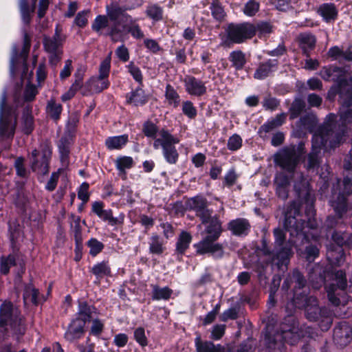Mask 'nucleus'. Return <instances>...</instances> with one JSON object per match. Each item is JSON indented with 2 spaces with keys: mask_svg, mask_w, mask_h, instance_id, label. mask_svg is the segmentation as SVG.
I'll use <instances>...</instances> for the list:
<instances>
[{
  "mask_svg": "<svg viewBox=\"0 0 352 352\" xmlns=\"http://www.w3.org/2000/svg\"><path fill=\"white\" fill-rule=\"evenodd\" d=\"M30 47V42L27 37L25 39L24 49L22 56L17 57L16 51L14 50V54L11 58L10 73L13 77H20L23 81L27 82L25 91V99L26 100H32L37 94L36 88L34 85L29 83L30 78L32 76V72H28V69L25 64V58L28 55Z\"/></svg>",
  "mask_w": 352,
  "mask_h": 352,
  "instance_id": "f257e3e1",
  "label": "nucleus"
},
{
  "mask_svg": "<svg viewBox=\"0 0 352 352\" xmlns=\"http://www.w3.org/2000/svg\"><path fill=\"white\" fill-rule=\"evenodd\" d=\"M94 312V307L89 306L86 302H80L78 317L69 324L65 334V339L69 342L80 339L84 334L85 324L93 318Z\"/></svg>",
  "mask_w": 352,
  "mask_h": 352,
  "instance_id": "f03ea898",
  "label": "nucleus"
},
{
  "mask_svg": "<svg viewBox=\"0 0 352 352\" xmlns=\"http://www.w3.org/2000/svg\"><path fill=\"white\" fill-rule=\"evenodd\" d=\"M179 142V139L173 136L169 131L164 129L158 133L156 140L154 141L153 147L155 149L162 148L163 155L166 162L169 164H175L179 157L175 144Z\"/></svg>",
  "mask_w": 352,
  "mask_h": 352,
  "instance_id": "7ed1b4c3",
  "label": "nucleus"
},
{
  "mask_svg": "<svg viewBox=\"0 0 352 352\" xmlns=\"http://www.w3.org/2000/svg\"><path fill=\"white\" fill-rule=\"evenodd\" d=\"M0 327L6 329L10 328L19 333L23 332L19 311L10 302H5L1 307Z\"/></svg>",
  "mask_w": 352,
  "mask_h": 352,
  "instance_id": "20e7f679",
  "label": "nucleus"
},
{
  "mask_svg": "<svg viewBox=\"0 0 352 352\" xmlns=\"http://www.w3.org/2000/svg\"><path fill=\"white\" fill-rule=\"evenodd\" d=\"M256 27L250 23H243L237 25H230L227 29L228 41L223 44L241 43L252 38L256 34Z\"/></svg>",
  "mask_w": 352,
  "mask_h": 352,
  "instance_id": "39448f33",
  "label": "nucleus"
},
{
  "mask_svg": "<svg viewBox=\"0 0 352 352\" xmlns=\"http://www.w3.org/2000/svg\"><path fill=\"white\" fill-rule=\"evenodd\" d=\"M6 94L3 93L0 103V135L9 138L14 135L16 117L14 111L6 104Z\"/></svg>",
  "mask_w": 352,
  "mask_h": 352,
  "instance_id": "423d86ee",
  "label": "nucleus"
},
{
  "mask_svg": "<svg viewBox=\"0 0 352 352\" xmlns=\"http://www.w3.org/2000/svg\"><path fill=\"white\" fill-rule=\"evenodd\" d=\"M51 156L52 148L47 143L41 144L38 150H34L30 157L32 170L41 174L47 173Z\"/></svg>",
  "mask_w": 352,
  "mask_h": 352,
  "instance_id": "0eeeda50",
  "label": "nucleus"
},
{
  "mask_svg": "<svg viewBox=\"0 0 352 352\" xmlns=\"http://www.w3.org/2000/svg\"><path fill=\"white\" fill-rule=\"evenodd\" d=\"M333 276L334 277V282L327 286V292L329 301L333 305L338 306L342 303V301L337 297L338 295H340V293L337 292V289L343 290L346 286V280L342 271L336 272Z\"/></svg>",
  "mask_w": 352,
  "mask_h": 352,
  "instance_id": "6e6552de",
  "label": "nucleus"
},
{
  "mask_svg": "<svg viewBox=\"0 0 352 352\" xmlns=\"http://www.w3.org/2000/svg\"><path fill=\"white\" fill-rule=\"evenodd\" d=\"M214 241L203 239L194 245L197 252L199 254L210 253L215 258H221L223 255V246L220 243H214Z\"/></svg>",
  "mask_w": 352,
  "mask_h": 352,
  "instance_id": "1a4fd4ad",
  "label": "nucleus"
},
{
  "mask_svg": "<svg viewBox=\"0 0 352 352\" xmlns=\"http://www.w3.org/2000/svg\"><path fill=\"white\" fill-rule=\"evenodd\" d=\"M352 336V328L346 322L340 323L333 331L335 342L344 346L350 343Z\"/></svg>",
  "mask_w": 352,
  "mask_h": 352,
  "instance_id": "9d476101",
  "label": "nucleus"
},
{
  "mask_svg": "<svg viewBox=\"0 0 352 352\" xmlns=\"http://www.w3.org/2000/svg\"><path fill=\"white\" fill-rule=\"evenodd\" d=\"M187 204L190 209L196 211L197 215L201 219L203 223L206 222V218L211 216L212 212L206 208V201L202 197H192L188 201Z\"/></svg>",
  "mask_w": 352,
  "mask_h": 352,
  "instance_id": "9b49d317",
  "label": "nucleus"
},
{
  "mask_svg": "<svg viewBox=\"0 0 352 352\" xmlns=\"http://www.w3.org/2000/svg\"><path fill=\"white\" fill-rule=\"evenodd\" d=\"M206 225L205 233L206 236L204 239H208V241H216L221 234V224L220 221L215 217L206 218V222L203 223Z\"/></svg>",
  "mask_w": 352,
  "mask_h": 352,
  "instance_id": "f8f14e48",
  "label": "nucleus"
},
{
  "mask_svg": "<svg viewBox=\"0 0 352 352\" xmlns=\"http://www.w3.org/2000/svg\"><path fill=\"white\" fill-rule=\"evenodd\" d=\"M184 83L186 90L190 95L200 96L206 92L205 83L194 77L185 78Z\"/></svg>",
  "mask_w": 352,
  "mask_h": 352,
  "instance_id": "ddd939ff",
  "label": "nucleus"
},
{
  "mask_svg": "<svg viewBox=\"0 0 352 352\" xmlns=\"http://www.w3.org/2000/svg\"><path fill=\"white\" fill-rule=\"evenodd\" d=\"M276 162L283 168L292 170L298 162V158L293 151H284L276 158Z\"/></svg>",
  "mask_w": 352,
  "mask_h": 352,
  "instance_id": "4468645a",
  "label": "nucleus"
},
{
  "mask_svg": "<svg viewBox=\"0 0 352 352\" xmlns=\"http://www.w3.org/2000/svg\"><path fill=\"white\" fill-rule=\"evenodd\" d=\"M340 122L342 126H347L352 123V96L349 100L343 103L340 111Z\"/></svg>",
  "mask_w": 352,
  "mask_h": 352,
  "instance_id": "2eb2a0df",
  "label": "nucleus"
},
{
  "mask_svg": "<svg viewBox=\"0 0 352 352\" xmlns=\"http://www.w3.org/2000/svg\"><path fill=\"white\" fill-rule=\"evenodd\" d=\"M127 102L134 106H142L148 101V96L141 88L132 91L126 96Z\"/></svg>",
  "mask_w": 352,
  "mask_h": 352,
  "instance_id": "dca6fc26",
  "label": "nucleus"
},
{
  "mask_svg": "<svg viewBox=\"0 0 352 352\" xmlns=\"http://www.w3.org/2000/svg\"><path fill=\"white\" fill-rule=\"evenodd\" d=\"M128 135L109 137L105 140V145L109 150H120L128 142Z\"/></svg>",
  "mask_w": 352,
  "mask_h": 352,
  "instance_id": "f3484780",
  "label": "nucleus"
},
{
  "mask_svg": "<svg viewBox=\"0 0 352 352\" xmlns=\"http://www.w3.org/2000/svg\"><path fill=\"white\" fill-rule=\"evenodd\" d=\"M228 228L235 235L247 234L250 229V224L247 220L239 219L230 221L228 224Z\"/></svg>",
  "mask_w": 352,
  "mask_h": 352,
  "instance_id": "a211bd4d",
  "label": "nucleus"
},
{
  "mask_svg": "<svg viewBox=\"0 0 352 352\" xmlns=\"http://www.w3.org/2000/svg\"><path fill=\"white\" fill-rule=\"evenodd\" d=\"M318 12L326 22L334 21L338 15L337 9L332 3L321 5L318 10Z\"/></svg>",
  "mask_w": 352,
  "mask_h": 352,
  "instance_id": "6ab92c4d",
  "label": "nucleus"
},
{
  "mask_svg": "<svg viewBox=\"0 0 352 352\" xmlns=\"http://www.w3.org/2000/svg\"><path fill=\"white\" fill-rule=\"evenodd\" d=\"M195 346L197 352H221V345H214L211 342H203L199 336L195 340Z\"/></svg>",
  "mask_w": 352,
  "mask_h": 352,
  "instance_id": "aec40b11",
  "label": "nucleus"
},
{
  "mask_svg": "<svg viewBox=\"0 0 352 352\" xmlns=\"http://www.w3.org/2000/svg\"><path fill=\"white\" fill-rule=\"evenodd\" d=\"M324 129H322L320 133L317 134L315 133L313 137V150L315 153H316V150L320 148L322 146L325 145L327 143L328 140H329L330 143H332L331 138L333 136V133L331 131L328 133L327 135H324Z\"/></svg>",
  "mask_w": 352,
  "mask_h": 352,
  "instance_id": "412c9836",
  "label": "nucleus"
},
{
  "mask_svg": "<svg viewBox=\"0 0 352 352\" xmlns=\"http://www.w3.org/2000/svg\"><path fill=\"white\" fill-rule=\"evenodd\" d=\"M343 239L342 240H337V243L339 246L336 247L335 250H327V258L329 261L334 265H340L343 261V251L340 246L343 243Z\"/></svg>",
  "mask_w": 352,
  "mask_h": 352,
  "instance_id": "4be33fe9",
  "label": "nucleus"
},
{
  "mask_svg": "<svg viewBox=\"0 0 352 352\" xmlns=\"http://www.w3.org/2000/svg\"><path fill=\"white\" fill-rule=\"evenodd\" d=\"M76 76V80L75 82L72 85L69 89L65 92L63 96H61V98L63 101H67L68 100H70L72 98L76 91L80 89L82 87V74H81L80 72H77L75 74Z\"/></svg>",
  "mask_w": 352,
  "mask_h": 352,
  "instance_id": "5701e85b",
  "label": "nucleus"
},
{
  "mask_svg": "<svg viewBox=\"0 0 352 352\" xmlns=\"http://www.w3.org/2000/svg\"><path fill=\"white\" fill-rule=\"evenodd\" d=\"M229 60L237 70L243 69L247 62L245 54L240 50L232 52L230 54Z\"/></svg>",
  "mask_w": 352,
  "mask_h": 352,
  "instance_id": "b1692460",
  "label": "nucleus"
},
{
  "mask_svg": "<svg viewBox=\"0 0 352 352\" xmlns=\"http://www.w3.org/2000/svg\"><path fill=\"white\" fill-rule=\"evenodd\" d=\"M62 43V39L58 35H56L52 38H47L44 39V46L45 50L51 54H54L56 55H58L60 54L59 47Z\"/></svg>",
  "mask_w": 352,
  "mask_h": 352,
  "instance_id": "393cba45",
  "label": "nucleus"
},
{
  "mask_svg": "<svg viewBox=\"0 0 352 352\" xmlns=\"http://www.w3.org/2000/svg\"><path fill=\"white\" fill-rule=\"evenodd\" d=\"M125 23H130V25H126L124 28L131 33L133 37L137 39H141L144 37V34L141 30L140 26L133 21L131 16H124Z\"/></svg>",
  "mask_w": 352,
  "mask_h": 352,
  "instance_id": "a878e982",
  "label": "nucleus"
},
{
  "mask_svg": "<svg viewBox=\"0 0 352 352\" xmlns=\"http://www.w3.org/2000/svg\"><path fill=\"white\" fill-rule=\"evenodd\" d=\"M191 240L192 236L188 232H182L180 234L176 244L177 252L181 254H184L188 248Z\"/></svg>",
  "mask_w": 352,
  "mask_h": 352,
  "instance_id": "bb28decb",
  "label": "nucleus"
},
{
  "mask_svg": "<svg viewBox=\"0 0 352 352\" xmlns=\"http://www.w3.org/2000/svg\"><path fill=\"white\" fill-rule=\"evenodd\" d=\"M276 63L275 60L268 61L259 66L254 73V78L256 79H263L267 77L271 72L276 67Z\"/></svg>",
  "mask_w": 352,
  "mask_h": 352,
  "instance_id": "cd10ccee",
  "label": "nucleus"
},
{
  "mask_svg": "<svg viewBox=\"0 0 352 352\" xmlns=\"http://www.w3.org/2000/svg\"><path fill=\"white\" fill-rule=\"evenodd\" d=\"M275 184L276 185V192L278 197L282 199L287 198L288 179L283 174H279L276 175L275 178Z\"/></svg>",
  "mask_w": 352,
  "mask_h": 352,
  "instance_id": "c85d7f7f",
  "label": "nucleus"
},
{
  "mask_svg": "<svg viewBox=\"0 0 352 352\" xmlns=\"http://www.w3.org/2000/svg\"><path fill=\"white\" fill-rule=\"evenodd\" d=\"M32 3L30 6L28 5L26 0H20L19 6H20V10L21 14L22 16V19L24 23H28L30 21V14L32 13L34 10L35 4L36 2V0H32Z\"/></svg>",
  "mask_w": 352,
  "mask_h": 352,
  "instance_id": "c756f323",
  "label": "nucleus"
},
{
  "mask_svg": "<svg viewBox=\"0 0 352 352\" xmlns=\"http://www.w3.org/2000/svg\"><path fill=\"white\" fill-rule=\"evenodd\" d=\"M165 98L170 106L174 108L179 106L180 102L179 96L170 85H167L166 87Z\"/></svg>",
  "mask_w": 352,
  "mask_h": 352,
  "instance_id": "7c9ffc66",
  "label": "nucleus"
},
{
  "mask_svg": "<svg viewBox=\"0 0 352 352\" xmlns=\"http://www.w3.org/2000/svg\"><path fill=\"white\" fill-rule=\"evenodd\" d=\"M107 77H98L92 78L89 80V85L91 89H94L97 92H100L107 89L109 85V82Z\"/></svg>",
  "mask_w": 352,
  "mask_h": 352,
  "instance_id": "2f4dec72",
  "label": "nucleus"
},
{
  "mask_svg": "<svg viewBox=\"0 0 352 352\" xmlns=\"http://www.w3.org/2000/svg\"><path fill=\"white\" fill-rule=\"evenodd\" d=\"M173 294L172 289L170 288L160 287L157 285H154L153 287V296L152 298L154 300H168Z\"/></svg>",
  "mask_w": 352,
  "mask_h": 352,
  "instance_id": "473e14b6",
  "label": "nucleus"
},
{
  "mask_svg": "<svg viewBox=\"0 0 352 352\" xmlns=\"http://www.w3.org/2000/svg\"><path fill=\"white\" fill-rule=\"evenodd\" d=\"M133 164V160L129 156L118 157L116 160V166L122 173H125V170L132 168Z\"/></svg>",
  "mask_w": 352,
  "mask_h": 352,
  "instance_id": "72a5a7b5",
  "label": "nucleus"
},
{
  "mask_svg": "<svg viewBox=\"0 0 352 352\" xmlns=\"http://www.w3.org/2000/svg\"><path fill=\"white\" fill-rule=\"evenodd\" d=\"M107 14L111 21H116L118 20H120V21L125 23L124 16H126V14H123L122 8L117 6H107Z\"/></svg>",
  "mask_w": 352,
  "mask_h": 352,
  "instance_id": "f704fd0d",
  "label": "nucleus"
},
{
  "mask_svg": "<svg viewBox=\"0 0 352 352\" xmlns=\"http://www.w3.org/2000/svg\"><path fill=\"white\" fill-rule=\"evenodd\" d=\"M300 43L305 53H307L316 44L315 37L309 34H302L299 36Z\"/></svg>",
  "mask_w": 352,
  "mask_h": 352,
  "instance_id": "c9c22d12",
  "label": "nucleus"
},
{
  "mask_svg": "<svg viewBox=\"0 0 352 352\" xmlns=\"http://www.w3.org/2000/svg\"><path fill=\"white\" fill-rule=\"evenodd\" d=\"M280 338H282L285 342L292 345L299 340L300 336L297 332H294V329H284L281 335H276V340H279Z\"/></svg>",
  "mask_w": 352,
  "mask_h": 352,
  "instance_id": "e433bc0d",
  "label": "nucleus"
},
{
  "mask_svg": "<svg viewBox=\"0 0 352 352\" xmlns=\"http://www.w3.org/2000/svg\"><path fill=\"white\" fill-rule=\"evenodd\" d=\"M308 300L311 305L307 304L306 306L307 317L311 320H314L317 318V316L320 312L317 301L314 297H310Z\"/></svg>",
  "mask_w": 352,
  "mask_h": 352,
  "instance_id": "4c0bfd02",
  "label": "nucleus"
},
{
  "mask_svg": "<svg viewBox=\"0 0 352 352\" xmlns=\"http://www.w3.org/2000/svg\"><path fill=\"white\" fill-rule=\"evenodd\" d=\"M47 111L52 118L57 120L62 111V106L53 100L48 102Z\"/></svg>",
  "mask_w": 352,
  "mask_h": 352,
  "instance_id": "58836bf2",
  "label": "nucleus"
},
{
  "mask_svg": "<svg viewBox=\"0 0 352 352\" xmlns=\"http://www.w3.org/2000/svg\"><path fill=\"white\" fill-rule=\"evenodd\" d=\"M146 14L153 21H160L162 18V10L156 5L148 6L146 8Z\"/></svg>",
  "mask_w": 352,
  "mask_h": 352,
  "instance_id": "ea45409f",
  "label": "nucleus"
},
{
  "mask_svg": "<svg viewBox=\"0 0 352 352\" xmlns=\"http://www.w3.org/2000/svg\"><path fill=\"white\" fill-rule=\"evenodd\" d=\"M259 10V3L255 0L248 1L244 6L243 12L248 16H252Z\"/></svg>",
  "mask_w": 352,
  "mask_h": 352,
  "instance_id": "a19ab883",
  "label": "nucleus"
},
{
  "mask_svg": "<svg viewBox=\"0 0 352 352\" xmlns=\"http://www.w3.org/2000/svg\"><path fill=\"white\" fill-rule=\"evenodd\" d=\"M109 25V21L108 18L106 16L104 15H99L96 16L95 19L93 24H92V29L99 32L101 30L106 28Z\"/></svg>",
  "mask_w": 352,
  "mask_h": 352,
  "instance_id": "79ce46f5",
  "label": "nucleus"
},
{
  "mask_svg": "<svg viewBox=\"0 0 352 352\" xmlns=\"http://www.w3.org/2000/svg\"><path fill=\"white\" fill-rule=\"evenodd\" d=\"M92 272L98 277H102L110 274V268L106 263H100L92 268Z\"/></svg>",
  "mask_w": 352,
  "mask_h": 352,
  "instance_id": "37998d69",
  "label": "nucleus"
},
{
  "mask_svg": "<svg viewBox=\"0 0 352 352\" xmlns=\"http://www.w3.org/2000/svg\"><path fill=\"white\" fill-rule=\"evenodd\" d=\"M34 128L32 116L27 112L22 118V130L26 133L29 134L32 132Z\"/></svg>",
  "mask_w": 352,
  "mask_h": 352,
  "instance_id": "c03bdc74",
  "label": "nucleus"
},
{
  "mask_svg": "<svg viewBox=\"0 0 352 352\" xmlns=\"http://www.w3.org/2000/svg\"><path fill=\"white\" fill-rule=\"evenodd\" d=\"M285 118L286 114H279L274 120L264 124L262 127L265 129L266 131H268L274 127L281 125L285 122Z\"/></svg>",
  "mask_w": 352,
  "mask_h": 352,
  "instance_id": "a18cd8bd",
  "label": "nucleus"
},
{
  "mask_svg": "<svg viewBox=\"0 0 352 352\" xmlns=\"http://www.w3.org/2000/svg\"><path fill=\"white\" fill-rule=\"evenodd\" d=\"M126 67L134 80L139 83H142L143 76L140 69L132 62L130 63Z\"/></svg>",
  "mask_w": 352,
  "mask_h": 352,
  "instance_id": "49530a36",
  "label": "nucleus"
},
{
  "mask_svg": "<svg viewBox=\"0 0 352 352\" xmlns=\"http://www.w3.org/2000/svg\"><path fill=\"white\" fill-rule=\"evenodd\" d=\"M227 146L229 150L236 151L242 146V138L238 134H234L228 139Z\"/></svg>",
  "mask_w": 352,
  "mask_h": 352,
  "instance_id": "de8ad7c7",
  "label": "nucleus"
},
{
  "mask_svg": "<svg viewBox=\"0 0 352 352\" xmlns=\"http://www.w3.org/2000/svg\"><path fill=\"white\" fill-rule=\"evenodd\" d=\"M89 253L92 256H96L100 253L104 248L103 244L96 239H91L88 241Z\"/></svg>",
  "mask_w": 352,
  "mask_h": 352,
  "instance_id": "09e8293b",
  "label": "nucleus"
},
{
  "mask_svg": "<svg viewBox=\"0 0 352 352\" xmlns=\"http://www.w3.org/2000/svg\"><path fill=\"white\" fill-rule=\"evenodd\" d=\"M161 130H157V126L151 122H146L144 125L143 131L146 136L154 138L155 140L157 138L158 133Z\"/></svg>",
  "mask_w": 352,
  "mask_h": 352,
  "instance_id": "8fccbe9b",
  "label": "nucleus"
},
{
  "mask_svg": "<svg viewBox=\"0 0 352 352\" xmlns=\"http://www.w3.org/2000/svg\"><path fill=\"white\" fill-rule=\"evenodd\" d=\"M111 68V57L109 56L104 59L100 65L99 75L102 77L108 78Z\"/></svg>",
  "mask_w": 352,
  "mask_h": 352,
  "instance_id": "3c124183",
  "label": "nucleus"
},
{
  "mask_svg": "<svg viewBox=\"0 0 352 352\" xmlns=\"http://www.w3.org/2000/svg\"><path fill=\"white\" fill-rule=\"evenodd\" d=\"M150 251L151 253L160 254L163 252L162 243L159 241L157 235L151 237V243L150 244Z\"/></svg>",
  "mask_w": 352,
  "mask_h": 352,
  "instance_id": "603ef678",
  "label": "nucleus"
},
{
  "mask_svg": "<svg viewBox=\"0 0 352 352\" xmlns=\"http://www.w3.org/2000/svg\"><path fill=\"white\" fill-rule=\"evenodd\" d=\"M89 10H83L80 12L75 18L74 23L80 28L85 27L88 22Z\"/></svg>",
  "mask_w": 352,
  "mask_h": 352,
  "instance_id": "864d4df0",
  "label": "nucleus"
},
{
  "mask_svg": "<svg viewBox=\"0 0 352 352\" xmlns=\"http://www.w3.org/2000/svg\"><path fill=\"white\" fill-rule=\"evenodd\" d=\"M210 8L212 14L216 19L221 20L223 19L225 12L222 6L218 2H213Z\"/></svg>",
  "mask_w": 352,
  "mask_h": 352,
  "instance_id": "5fc2aeb1",
  "label": "nucleus"
},
{
  "mask_svg": "<svg viewBox=\"0 0 352 352\" xmlns=\"http://www.w3.org/2000/svg\"><path fill=\"white\" fill-rule=\"evenodd\" d=\"M134 338L137 342H138L141 346H144L147 345V338L145 336L144 328H137L134 331Z\"/></svg>",
  "mask_w": 352,
  "mask_h": 352,
  "instance_id": "6e6d98bb",
  "label": "nucleus"
},
{
  "mask_svg": "<svg viewBox=\"0 0 352 352\" xmlns=\"http://www.w3.org/2000/svg\"><path fill=\"white\" fill-rule=\"evenodd\" d=\"M182 111L190 118H193L197 115V110L192 103L190 101H186L183 103Z\"/></svg>",
  "mask_w": 352,
  "mask_h": 352,
  "instance_id": "4d7b16f0",
  "label": "nucleus"
},
{
  "mask_svg": "<svg viewBox=\"0 0 352 352\" xmlns=\"http://www.w3.org/2000/svg\"><path fill=\"white\" fill-rule=\"evenodd\" d=\"M62 171L63 168H59L56 172H54L52 174L50 180L47 182L46 184L47 190L52 191L56 188L59 178V175Z\"/></svg>",
  "mask_w": 352,
  "mask_h": 352,
  "instance_id": "13d9d810",
  "label": "nucleus"
},
{
  "mask_svg": "<svg viewBox=\"0 0 352 352\" xmlns=\"http://www.w3.org/2000/svg\"><path fill=\"white\" fill-rule=\"evenodd\" d=\"M58 148L63 166H67L69 164V147L68 146L63 144V143H61L59 144Z\"/></svg>",
  "mask_w": 352,
  "mask_h": 352,
  "instance_id": "bf43d9fd",
  "label": "nucleus"
},
{
  "mask_svg": "<svg viewBox=\"0 0 352 352\" xmlns=\"http://www.w3.org/2000/svg\"><path fill=\"white\" fill-rule=\"evenodd\" d=\"M89 187V184L84 182L80 186L78 192V198L81 199L84 203L87 202L89 198V195L88 192Z\"/></svg>",
  "mask_w": 352,
  "mask_h": 352,
  "instance_id": "052dcab7",
  "label": "nucleus"
},
{
  "mask_svg": "<svg viewBox=\"0 0 352 352\" xmlns=\"http://www.w3.org/2000/svg\"><path fill=\"white\" fill-rule=\"evenodd\" d=\"M116 54L118 58L122 62H126L129 59V53L127 47L122 45L119 46L116 50Z\"/></svg>",
  "mask_w": 352,
  "mask_h": 352,
  "instance_id": "680f3d73",
  "label": "nucleus"
},
{
  "mask_svg": "<svg viewBox=\"0 0 352 352\" xmlns=\"http://www.w3.org/2000/svg\"><path fill=\"white\" fill-rule=\"evenodd\" d=\"M103 221H107L111 225H115L117 223V219L114 218L111 210H103L98 216Z\"/></svg>",
  "mask_w": 352,
  "mask_h": 352,
  "instance_id": "e2e57ef3",
  "label": "nucleus"
},
{
  "mask_svg": "<svg viewBox=\"0 0 352 352\" xmlns=\"http://www.w3.org/2000/svg\"><path fill=\"white\" fill-rule=\"evenodd\" d=\"M14 263V259L12 256H9L6 258H2L1 263V271L3 274H7L10 266Z\"/></svg>",
  "mask_w": 352,
  "mask_h": 352,
  "instance_id": "0e129e2a",
  "label": "nucleus"
},
{
  "mask_svg": "<svg viewBox=\"0 0 352 352\" xmlns=\"http://www.w3.org/2000/svg\"><path fill=\"white\" fill-rule=\"evenodd\" d=\"M37 296H38V291L33 288V287H28L24 294H23V298H24V300H27L28 298H30V300L34 302V303H36L37 302Z\"/></svg>",
  "mask_w": 352,
  "mask_h": 352,
  "instance_id": "69168bd1",
  "label": "nucleus"
},
{
  "mask_svg": "<svg viewBox=\"0 0 352 352\" xmlns=\"http://www.w3.org/2000/svg\"><path fill=\"white\" fill-rule=\"evenodd\" d=\"M226 327L223 324H217L213 327L212 331V338L214 340H219L225 332Z\"/></svg>",
  "mask_w": 352,
  "mask_h": 352,
  "instance_id": "338daca9",
  "label": "nucleus"
},
{
  "mask_svg": "<svg viewBox=\"0 0 352 352\" xmlns=\"http://www.w3.org/2000/svg\"><path fill=\"white\" fill-rule=\"evenodd\" d=\"M103 324L99 320H94L91 327V334L94 336H99L103 329Z\"/></svg>",
  "mask_w": 352,
  "mask_h": 352,
  "instance_id": "774afa93",
  "label": "nucleus"
}]
</instances>
